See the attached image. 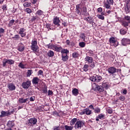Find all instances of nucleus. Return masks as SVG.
<instances>
[{
  "mask_svg": "<svg viewBox=\"0 0 130 130\" xmlns=\"http://www.w3.org/2000/svg\"><path fill=\"white\" fill-rule=\"evenodd\" d=\"M36 123H37V119L36 118H31L30 119L27 120L26 122V126L28 127L35 125Z\"/></svg>",
  "mask_w": 130,
  "mask_h": 130,
  "instance_id": "f257e3e1",
  "label": "nucleus"
},
{
  "mask_svg": "<svg viewBox=\"0 0 130 130\" xmlns=\"http://www.w3.org/2000/svg\"><path fill=\"white\" fill-rule=\"evenodd\" d=\"M90 80H91L92 82L99 83V82H100L101 80H102V77L99 75H94L90 77Z\"/></svg>",
  "mask_w": 130,
  "mask_h": 130,
  "instance_id": "f03ea898",
  "label": "nucleus"
},
{
  "mask_svg": "<svg viewBox=\"0 0 130 130\" xmlns=\"http://www.w3.org/2000/svg\"><path fill=\"white\" fill-rule=\"evenodd\" d=\"M31 49L33 50V51H37V49H38V46H37V40H32Z\"/></svg>",
  "mask_w": 130,
  "mask_h": 130,
  "instance_id": "7ed1b4c3",
  "label": "nucleus"
},
{
  "mask_svg": "<svg viewBox=\"0 0 130 130\" xmlns=\"http://www.w3.org/2000/svg\"><path fill=\"white\" fill-rule=\"evenodd\" d=\"M80 115H84V114H86V115H90L92 114V111L90 110L89 109H84L83 111L80 112Z\"/></svg>",
  "mask_w": 130,
  "mask_h": 130,
  "instance_id": "20e7f679",
  "label": "nucleus"
},
{
  "mask_svg": "<svg viewBox=\"0 0 130 130\" xmlns=\"http://www.w3.org/2000/svg\"><path fill=\"white\" fill-rule=\"evenodd\" d=\"M21 86L23 89H28L31 86V81L27 80L26 82H23Z\"/></svg>",
  "mask_w": 130,
  "mask_h": 130,
  "instance_id": "39448f33",
  "label": "nucleus"
},
{
  "mask_svg": "<svg viewBox=\"0 0 130 130\" xmlns=\"http://www.w3.org/2000/svg\"><path fill=\"white\" fill-rule=\"evenodd\" d=\"M84 124V123L83 121H77L75 124L74 127L76 129H77V128H81V127H82V126H83Z\"/></svg>",
  "mask_w": 130,
  "mask_h": 130,
  "instance_id": "423d86ee",
  "label": "nucleus"
},
{
  "mask_svg": "<svg viewBox=\"0 0 130 130\" xmlns=\"http://www.w3.org/2000/svg\"><path fill=\"white\" fill-rule=\"evenodd\" d=\"M107 71L109 74H111L113 75V74H115L116 73L117 70L116 68H114V67H110L107 69Z\"/></svg>",
  "mask_w": 130,
  "mask_h": 130,
  "instance_id": "0eeeda50",
  "label": "nucleus"
},
{
  "mask_svg": "<svg viewBox=\"0 0 130 130\" xmlns=\"http://www.w3.org/2000/svg\"><path fill=\"white\" fill-rule=\"evenodd\" d=\"M7 87L9 91H15L16 90V86L14 83H9Z\"/></svg>",
  "mask_w": 130,
  "mask_h": 130,
  "instance_id": "6e6552de",
  "label": "nucleus"
},
{
  "mask_svg": "<svg viewBox=\"0 0 130 130\" xmlns=\"http://www.w3.org/2000/svg\"><path fill=\"white\" fill-rule=\"evenodd\" d=\"M121 43L124 46H126L127 44H130V40L126 38H124L122 40Z\"/></svg>",
  "mask_w": 130,
  "mask_h": 130,
  "instance_id": "1a4fd4ad",
  "label": "nucleus"
},
{
  "mask_svg": "<svg viewBox=\"0 0 130 130\" xmlns=\"http://www.w3.org/2000/svg\"><path fill=\"white\" fill-rule=\"evenodd\" d=\"M102 86L104 89H105V90H108V89L110 88V85L108 82H103L102 83Z\"/></svg>",
  "mask_w": 130,
  "mask_h": 130,
  "instance_id": "9d476101",
  "label": "nucleus"
},
{
  "mask_svg": "<svg viewBox=\"0 0 130 130\" xmlns=\"http://www.w3.org/2000/svg\"><path fill=\"white\" fill-rule=\"evenodd\" d=\"M25 50V47H24V45L22 43L19 44L18 46L17 50L20 51V52H22Z\"/></svg>",
  "mask_w": 130,
  "mask_h": 130,
  "instance_id": "9b49d317",
  "label": "nucleus"
},
{
  "mask_svg": "<svg viewBox=\"0 0 130 130\" xmlns=\"http://www.w3.org/2000/svg\"><path fill=\"white\" fill-rule=\"evenodd\" d=\"M60 22V20H59V18L56 17L53 19V23L55 25H57V26L58 27V26L60 25L59 22Z\"/></svg>",
  "mask_w": 130,
  "mask_h": 130,
  "instance_id": "f8f14e48",
  "label": "nucleus"
},
{
  "mask_svg": "<svg viewBox=\"0 0 130 130\" xmlns=\"http://www.w3.org/2000/svg\"><path fill=\"white\" fill-rule=\"evenodd\" d=\"M84 20L87 21L89 24H92V23L94 22V19H93V18L91 16L85 17Z\"/></svg>",
  "mask_w": 130,
  "mask_h": 130,
  "instance_id": "ddd939ff",
  "label": "nucleus"
},
{
  "mask_svg": "<svg viewBox=\"0 0 130 130\" xmlns=\"http://www.w3.org/2000/svg\"><path fill=\"white\" fill-rule=\"evenodd\" d=\"M11 113L9 111H1V115H0V117H4V116H8V115H10Z\"/></svg>",
  "mask_w": 130,
  "mask_h": 130,
  "instance_id": "4468645a",
  "label": "nucleus"
},
{
  "mask_svg": "<svg viewBox=\"0 0 130 130\" xmlns=\"http://www.w3.org/2000/svg\"><path fill=\"white\" fill-rule=\"evenodd\" d=\"M40 79L38 77H34L32 80V83L34 85H37L39 83Z\"/></svg>",
  "mask_w": 130,
  "mask_h": 130,
  "instance_id": "2eb2a0df",
  "label": "nucleus"
},
{
  "mask_svg": "<svg viewBox=\"0 0 130 130\" xmlns=\"http://www.w3.org/2000/svg\"><path fill=\"white\" fill-rule=\"evenodd\" d=\"M85 61L88 62V63H92L93 62V58H92V57L87 56L85 58Z\"/></svg>",
  "mask_w": 130,
  "mask_h": 130,
  "instance_id": "dca6fc26",
  "label": "nucleus"
},
{
  "mask_svg": "<svg viewBox=\"0 0 130 130\" xmlns=\"http://www.w3.org/2000/svg\"><path fill=\"white\" fill-rule=\"evenodd\" d=\"M81 14L83 16H87V7H83L81 9Z\"/></svg>",
  "mask_w": 130,
  "mask_h": 130,
  "instance_id": "f3484780",
  "label": "nucleus"
},
{
  "mask_svg": "<svg viewBox=\"0 0 130 130\" xmlns=\"http://www.w3.org/2000/svg\"><path fill=\"white\" fill-rule=\"evenodd\" d=\"M69 59V56L67 54H62V60L63 61H67Z\"/></svg>",
  "mask_w": 130,
  "mask_h": 130,
  "instance_id": "a211bd4d",
  "label": "nucleus"
},
{
  "mask_svg": "<svg viewBox=\"0 0 130 130\" xmlns=\"http://www.w3.org/2000/svg\"><path fill=\"white\" fill-rule=\"evenodd\" d=\"M7 125L8 127H13L15 125V123L13 121H9L7 123Z\"/></svg>",
  "mask_w": 130,
  "mask_h": 130,
  "instance_id": "6ab92c4d",
  "label": "nucleus"
},
{
  "mask_svg": "<svg viewBox=\"0 0 130 130\" xmlns=\"http://www.w3.org/2000/svg\"><path fill=\"white\" fill-rule=\"evenodd\" d=\"M72 94L74 96H78L79 95V90L77 88H74L72 90Z\"/></svg>",
  "mask_w": 130,
  "mask_h": 130,
  "instance_id": "aec40b11",
  "label": "nucleus"
},
{
  "mask_svg": "<svg viewBox=\"0 0 130 130\" xmlns=\"http://www.w3.org/2000/svg\"><path fill=\"white\" fill-rule=\"evenodd\" d=\"M96 89L99 92H103L104 91V89L103 88L102 86L101 85H96Z\"/></svg>",
  "mask_w": 130,
  "mask_h": 130,
  "instance_id": "412c9836",
  "label": "nucleus"
},
{
  "mask_svg": "<svg viewBox=\"0 0 130 130\" xmlns=\"http://www.w3.org/2000/svg\"><path fill=\"white\" fill-rule=\"evenodd\" d=\"M61 49H62V48L61 47H57V46L54 45L53 50H55V51L59 52V51H60V50H61Z\"/></svg>",
  "mask_w": 130,
  "mask_h": 130,
  "instance_id": "4be33fe9",
  "label": "nucleus"
},
{
  "mask_svg": "<svg viewBox=\"0 0 130 130\" xmlns=\"http://www.w3.org/2000/svg\"><path fill=\"white\" fill-rule=\"evenodd\" d=\"M28 99H24L23 98H20L19 99V103L23 104V103H26L27 101H28Z\"/></svg>",
  "mask_w": 130,
  "mask_h": 130,
  "instance_id": "5701e85b",
  "label": "nucleus"
},
{
  "mask_svg": "<svg viewBox=\"0 0 130 130\" xmlns=\"http://www.w3.org/2000/svg\"><path fill=\"white\" fill-rule=\"evenodd\" d=\"M72 56L74 58H77V57L80 56V54H79V52H74L72 54Z\"/></svg>",
  "mask_w": 130,
  "mask_h": 130,
  "instance_id": "b1692460",
  "label": "nucleus"
},
{
  "mask_svg": "<svg viewBox=\"0 0 130 130\" xmlns=\"http://www.w3.org/2000/svg\"><path fill=\"white\" fill-rule=\"evenodd\" d=\"M64 129L65 130H73L74 129V126L71 125V126H69L68 125H66L64 126Z\"/></svg>",
  "mask_w": 130,
  "mask_h": 130,
  "instance_id": "393cba45",
  "label": "nucleus"
},
{
  "mask_svg": "<svg viewBox=\"0 0 130 130\" xmlns=\"http://www.w3.org/2000/svg\"><path fill=\"white\" fill-rule=\"evenodd\" d=\"M76 122H77V118H74L72 119L70 121V125L71 126L74 125Z\"/></svg>",
  "mask_w": 130,
  "mask_h": 130,
  "instance_id": "a878e982",
  "label": "nucleus"
},
{
  "mask_svg": "<svg viewBox=\"0 0 130 130\" xmlns=\"http://www.w3.org/2000/svg\"><path fill=\"white\" fill-rule=\"evenodd\" d=\"M47 55L49 57H52V56L54 55V52H53V51L51 50H50L48 52Z\"/></svg>",
  "mask_w": 130,
  "mask_h": 130,
  "instance_id": "bb28decb",
  "label": "nucleus"
},
{
  "mask_svg": "<svg viewBox=\"0 0 130 130\" xmlns=\"http://www.w3.org/2000/svg\"><path fill=\"white\" fill-rule=\"evenodd\" d=\"M42 90L43 93L44 94L47 93V86L46 85H44V87L42 88Z\"/></svg>",
  "mask_w": 130,
  "mask_h": 130,
  "instance_id": "cd10ccee",
  "label": "nucleus"
},
{
  "mask_svg": "<svg viewBox=\"0 0 130 130\" xmlns=\"http://www.w3.org/2000/svg\"><path fill=\"white\" fill-rule=\"evenodd\" d=\"M109 42L110 43H115L116 42V40L114 37H112L109 39Z\"/></svg>",
  "mask_w": 130,
  "mask_h": 130,
  "instance_id": "c85d7f7f",
  "label": "nucleus"
},
{
  "mask_svg": "<svg viewBox=\"0 0 130 130\" xmlns=\"http://www.w3.org/2000/svg\"><path fill=\"white\" fill-rule=\"evenodd\" d=\"M125 11L127 14L130 13V7L128 6V4H126Z\"/></svg>",
  "mask_w": 130,
  "mask_h": 130,
  "instance_id": "c756f323",
  "label": "nucleus"
},
{
  "mask_svg": "<svg viewBox=\"0 0 130 130\" xmlns=\"http://www.w3.org/2000/svg\"><path fill=\"white\" fill-rule=\"evenodd\" d=\"M88 69H89V65L87 64H84L83 68L84 72H88Z\"/></svg>",
  "mask_w": 130,
  "mask_h": 130,
  "instance_id": "7c9ffc66",
  "label": "nucleus"
},
{
  "mask_svg": "<svg viewBox=\"0 0 130 130\" xmlns=\"http://www.w3.org/2000/svg\"><path fill=\"white\" fill-rule=\"evenodd\" d=\"M7 63L10 65L14 64L15 63V61L13 59H7Z\"/></svg>",
  "mask_w": 130,
  "mask_h": 130,
  "instance_id": "2f4dec72",
  "label": "nucleus"
},
{
  "mask_svg": "<svg viewBox=\"0 0 130 130\" xmlns=\"http://www.w3.org/2000/svg\"><path fill=\"white\" fill-rule=\"evenodd\" d=\"M2 62H3V67L4 68H5V67H7V63H8L7 59H4Z\"/></svg>",
  "mask_w": 130,
  "mask_h": 130,
  "instance_id": "473e14b6",
  "label": "nucleus"
},
{
  "mask_svg": "<svg viewBox=\"0 0 130 130\" xmlns=\"http://www.w3.org/2000/svg\"><path fill=\"white\" fill-rule=\"evenodd\" d=\"M111 4H109L108 3H105L104 4V6L105 8L108 10H110L111 9V6H110Z\"/></svg>",
  "mask_w": 130,
  "mask_h": 130,
  "instance_id": "72a5a7b5",
  "label": "nucleus"
},
{
  "mask_svg": "<svg viewBox=\"0 0 130 130\" xmlns=\"http://www.w3.org/2000/svg\"><path fill=\"white\" fill-rule=\"evenodd\" d=\"M32 74H33V71H32V70H27V77H30V76H31V75H32Z\"/></svg>",
  "mask_w": 130,
  "mask_h": 130,
  "instance_id": "f704fd0d",
  "label": "nucleus"
},
{
  "mask_svg": "<svg viewBox=\"0 0 130 130\" xmlns=\"http://www.w3.org/2000/svg\"><path fill=\"white\" fill-rule=\"evenodd\" d=\"M79 46H80V47H81L82 48H83L85 46H86V44L84 42H81L79 43Z\"/></svg>",
  "mask_w": 130,
  "mask_h": 130,
  "instance_id": "c9c22d12",
  "label": "nucleus"
},
{
  "mask_svg": "<svg viewBox=\"0 0 130 130\" xmlns=\"http://www.w3.org/2000/svg\"><path fill=\"white\" fill-rule=\"evenodd\" d=\"M48 48H49V49H53L54 48V45L53 44H49L48 45H47Z\"/></svg>",
  "mask_w": 130,
  "mask_h": 130,
  "instance_id": "e433bc0d",
  "label": "nucleus"
},
{
  "mask_svg": "<svg viewBox=\"0 0 130 130\" xmlns=\"http://www.w3.org/2000/svg\"><path fill=\"white\" fill-rule=\"evenodd\" d=\"M24 12L27 13V14H31L32 13V10L29 8H26L24 10Z\"/></svg>",
  "mask_w": 130,
  "mask_h": 130,
  "instance_id": "4c0bfd02",
  "label": "nucleus"
},
{
  "mask_svg": "<svg viewBox=\"0 0 130 130\" xmlns=\"http://www.w3.org/2000/svg\"><path fill=\"white\" fill-rule=\"evenodd\" d=\"M18 67L21 69H26V66L23 64L22 62L19 63Z\"/></svg>",
  "mask_w": 130,
  "mask_h": 130,
  "instance_id": "58836bf2",
  "label": "nucleus"
},
{
  "mask_svg": "<svg viewBox=\"0 0 130 130\" xmlns=\"http://www.w3.org/2000/svg\"><path fill=\"white\" fill-rule=\"evenodd\" d=\"M14 23H15V20L14 19L11 20L8 24L9 27H12V25L13 24H14Z\"/></svg>",
  "mask_w": 130,
  "mask_h": 130,
  "instance_id": "ea45409f",
  "label": "nucleus"
},
{
  "mask_svg": "<svg viewBox=\"0 0 130 130\" xmlns=\"http://www.w3.org/2000/svg\"><path fill=\"white\" fill-rule=\"evenodd\" d=\"M120 34H121V35H124L126 34V31H125V30H124L123 29H121L120 30Z\"/></svg>",
  "mask_w": 130,
  "mask_h": 130,
  "instance_id": "a19ab883",
  "label": "nucleus"
},
{
  "mask_svg": "<svg viewBox=\"0 0 130 130\" xmlns=\"http://www.w3.org/2000/svg\"><path fill=\"white\" fill-rule=\"evenodd\" d=\"M122 26H124V27H125V28H126V27H127L128 26V22H127L126 21H123L122 23Z\"/></svg>",
  "mask_w": 130,
  "mask_h": 130,
  "instance_id": "79ce46f5",
  "label": "nucleus"
},
{
  "mask_svg": "<svg viewBox=\"0 0 130 130\" xmlns=\"http://www.w3.org/2000/svg\"><path fill=\"white\" fill-rule=\"evenodd\" d=\"M61 53L62 54H68V53H69V50L67 49H63L61 51Z\"/></svg>",
  "mask_w": 130,
  "mask_h": 130,
  "instance_id": "37998d69",
  "label": "nucleus"
},
{
  "mask_svg": "<svg viewBox=\"0 0 130 130\" xmlns=\"http://www.w3.org/2000/svg\"><path fill=\"white\" fill-rule=\"evenodd\" d=\"M12 38L15 39V40H19L20 39V36L19 35H15Z\"/></svg>",
  "mask_w": 130,
  "mask_h": 130,
  "instance_id": "c03bdc74",
  "label": "nucleus"
},
{
  "mask_svg": "<svg viewBox=\"0 0 130 130\" xmlns=\"http://www.w3.org/2000/svg\"><path fill=\"white\" fill-rule=\"evenodd\" d=\"M87 53L89 55H90V56H93V55H94V52H93V51L91 50H88Z\"/></svg>",
  "mask_w": 130,
  "mask_h": 130,
  "instance_id": "a18cd8bd",
  "label": "nucleus"
},
{
  "mask_svg": "<svg viewBox=\"0 0 130 130\" xmlns=\"http://www.w3.org/2000/svg\"><path fill=\"white\" fill-rule=\"evenodd\" d=\"M105 116V115L104 114H100L99 115H98V118H100V119H103Z\"/></svg>",
  "mask_w": 130,
  "mask_h": 130,
  "instance_id": "49530a36",
  "label": "nucleus"
},
{
  "mask_svg": "<svg viewBox=\"0 0 130 130\" xmlns=\"http://www.w3.org/2000/svg\"><path fill=\"white\" fill-rule=\"evenodd\" d=\"M80 38L83 40V41H85V38H86L85 34H81Z\"/></svg>",
  "mask_w": 130,
  "mask_h": 130,
  "instance_id": "de8ad7c7",
  "label": "nucleus"
},
{
  "mask_svg": "<svg viewBox=\"0 0 130 130\" xmlns=\"http://www.w3.org/2000/svg\"><path fill=\"white\" fill-rule=\"evenodd\" d=\"M97 17L99 19H100V20H104L105 19L104 16L102 15H97Z\"/></svg>",
  "mask_w": 130,
  "mask_h": 130,
  "instance_id": "09e8293b",
  "label": "nucleus"
},
{
  "mask_svg": "<svg viewBox=\"0 0 130 130\" xmlns=\"http://www.w3.org/2000/svg\"><path fill=\"white\" fill-rule=\"evenodd\" d=\"M35 20H38V16H32V17L31 18V21L34 22V21H35Z\"/></svg>",
  "mask_w": 130,
  "mask_h": 130,
  "instance_id": "8fccbe9b",
  "label": "nucleus"
},
{
  "mask_svg": "<svg viewBox=\"0 0 130 130\" xmlns=\"http://www.w3.org/2000/svg\"><path fill=\"white\" fill-rule=\"evenodd\" d=\"M124 18H125V20H126V21H127L128 23H130V16H125Z\"/></svg>",
  "mask_w": 130,
  "mask_h": 130,
  "instance_id": "3c124183",
  "label": "nucleus"
},
{
  "mask_svg": "<svg viewBox=\"0 0 130 130\" xmlns=\"http://www.w3.org/2000/svg\"><path fill=\"white\" fill-rule=\"evenodd\" d=\"M119 100H120L121 101H124V100H125V98L124 97V96L123 95H121L120 96V97L119 98Z\"/></svg>",
  "mask_w": 130,
  "mask_h": 130,
  "instance_id": "603ef678",
  "label": "nucleus"
},
{
  "mask_svg": "<svg viewBox=\"0 0 130 130\" xmlns=\"http://www.w3.org/2000/svg\"><path fill=\"white\" fill-rule=\"evenodd\" d=\"M18 34H20V35H21V37H25L26 36V32H19Z\"/></svg>",
  "mask_w": 130,
  "mask_h": 130,
  "instance_id": "864d4df0",
  "label": "nucleus"
},
{
  "mask_svg": "<svg viewBox=\"0 0 130 130\" xmlns=\"http://www.w3.org/2000/svg\"><path fill=\"white\" fill-rule=\"evenodd\" d=\"M100 111H101L100 108H98L95 109L94 113H100Z\"/></svg>",
  "mask_w": 130,
  "mask_h": 130,
  "instance_id": "5fc2aeb1",
  "label": "nucleus"
},
{
  "mask_svg": "<svg viewBox=\"0 0 130 130\" xmlns=\"http://www.w3.org/2000/svg\"><path fill=\"white\" fill-rule=\"evenodd\" d=\"M4 33H5V29L3 28H0V34L1 35H4Z\"/></svg>",
  "mask_w": 130,
  "mask_h": 130,
  "instance_id": "6e6d98bb",
  "label": "nucleus"
},
{
  "mask_svg": "<svg viewBox=\"0 0 130 130\" xmlns=\"http://www.w3.org/2000/svg\"><path fill=\"white\" fill-rule=\"evenodd\" d=\"M107 3L109 5H113V0H107Z\"/></svg>",
  "mask_w": 130,
  "mask_h": 130,
  "instance_id": "4d7b16f0",
  "label": "nucleus"
},
{
  "mask_svg": "<svg viewBox=\"0 0 130 130\" xmlns=\"http://www.w3.org/2000/svg\"><path fill=\"white\" fill-rule=\"evenodd\" d=\"M42 11L41 10H38L37 13H36V14L37 15H39V16H41V15H42Z\"/></svg>",
  "mask_w": 130,
  "mask_h": 130,
  "instance_id": "13d9d810",
  "label": "nucleus"
},
{
  "mask_svg": "<svg viewBox=\"0 0 130 130\" xmlns=\"http://www.w3.org/2000/svg\"><path fill=\"white\" fill-rule=\"evenodd\" d=\"M50 95H53V92L52 90H49L48 91V96H50Z\"/></svg>",
  "mask_w": 130,
  "mask_h": 130,
  "instance_id": "bf43d9fd",
  "label": "nucleus"
},
{
  "mask_svg": "<svg viewBox=\"0 0 130 130\" xmlns=\"http://www.w3.org/2000/svg\"><path fill=\"white\" fill-rule=\"evenodd\" d=\"M38 76H39L40 75L42 76V75H43V71L39 70L38 72Z\"/></svg>",
  "mask_w": 130,
  "mask_h": 130,
  "instance_id": "052dcab7",
  "label": "nucleus"
},
{
  "mask_svg": "<svg viewBox=\"0 0 130 130\" xmlns=\"http://www.w3.org/2000/svg\"><path fill=\"white\" fill-rule=\"evenodd\" d=\"M29 100L31 102H33V101H35V96H32L30 98Z\"/></svg>",
  "mask_w": 130,
  "mask_h": 130,
  "instance_id": "680f3d73",
  "label": "nucleus"
},
{
  "mask_svg": "<svg viewBox=\"0 0 130 130\" xmlns=\"http://www.w3.org/2000/svg\"><path fill=\"white\" fill-rule=\"evenodd\" d=\"M25 31H26V29H25V28H20L19 32H24Z\"/></svg>",
  "mask_w": 130,
  "mask_h": 130,
  "instance_id": "e2e57ef3",
  "label": "nucleus"
},
{
  "mask_svg": "<svg viewBox=\"0 0 130 130\" xmlns=\"http://www.w3.org/2000/svg\"><path fill=\"white\" fill-rule=\"evenodd\" d=\"M90 63H91V64L90 65V68H92V69H93V68H95V63H94V62H92Z\"/></svg>",
  "mask_w": 130,
  "mask_h": 130,
  "instance_id": "0e129e2a",
  "label": "nucleus"
},
{
  "mask_svg": "<svg viewBox=\"0 0 130 130\" xmlns=\"http://www.w3.org/2000/svg\"><path fill=\"white\" fill-rule=\"evenodd\" d=\"M2 10H3V11L5 12V11H7V10H8L7 9V6L6 5H4L3 7H2Z\"/></svg>",
  "mask_w": 130,
  "mask_h": 130,
  "instance_id": "69168bd1",
  "label": "nucleus"
},
{
  "mask_svg": "<svg viewBox=\"0 0 130 130\" xmlns=\"http://www.w3.org/2000/svg\"><path fill=\"white\" fill-rule=\"evenodd\" d=\"M53 115L54 116H58V113L56 111H54V112H53Z\"/></svg>",
  "mask_w": 130,
  "mask_h": 130,
  "instance_id": "338daca9",
  "label": "nucleus"
},
{
  "mask_svg": "<svg viewBox=\"0 0 130 130\" xmlns=\"http://www.w3.org/2000/svg\"><path fill=\"white\" fill-rule=\"evenodd\" d=\"M107 112H108L110 114H111V113H112V109L111 108L108 109Z\"/></svg>",
  "mask_w": 130,
  "mask_h": 130,
  "instance_id": "774afa93",
  "label": "nucleus"
}]
</instances>
